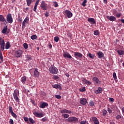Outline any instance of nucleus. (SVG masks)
I'll return each instance as SVG.
<instances>
[{
	"instance_id": "1",
	"label": "nucleus",
	"mask_w": 124,
	"mask_h": 124,
	"mask_svg": "<svg viewBox=\"0 0 124 124\" xmlns=\"http://www.w3.org/2000/svg\"><path fill=\"white\" fill-rule=\"evenodd\" d=\"M13 96L14 99L16 101V102H20V99H19V91L16 90H15L14 93H13Z\"/></svg>"
},
{
	"instance_id": "2",
	"label": "nucleus",
	"mask_w": 124,
	"mask_h": 124,
	"mask_svg": "<svg viewBox=\"0 0 124 124\" xmlns=\"http://www.w3.org/2000/svg\"><path fill=\"white\" fill-rule=\"evenodd\" d=\"M63 13L66 19H67V18H71V17H72V16L73 15V14H72V13H71V12L69 10H65V11H63Z\"/></svg>"
},
{
	"instance_id": "3",
	"label": "nucleus",
	"mask_w": 124,
	"mask_h": 124,
	"mask_svg": "<svg viewBox=\"0 0 124 124\" xmlns=\"http://www.w3.org/2000/svg\"><path fill=\"white\" fill-rule=\"evenodd\" d=\"M49 71L52 74H57V73H58V69L53 65H51L49 68Z\"/></svg>"
},
{
	"instance_id": "4",
	"label": "nucleus",
	"mask_w": 124,
	"mask_h": 124,
	"mask_svg": "<svg viewBox=\"0 0 124 124\" xmlns=\"http://www.w3.org/2000/svg\"><path fill=\"white\" fill-rule=\"evenodd\" d=\"M69 123H78L79 119L75 117H69L66 120Z\"/></svg>"
},
{
	"instance_id": "5",
	"label": "nucleus",
	"mask_w": 124,
	"mask_h": 124,
	"mask_svg": "<svg viewBox=\"0 0 124 124\" xmlns=\"http://www.w3.org/2000/svg\"><path fill=\"white\" fill-rule=\"evenodd\" d=\"M0 46L2 51H3L5 46V43L4 42V40L1 37H0Z\"/></svg>"
},
{
	"instance_id": "6",
	"label": "nucleus",
	"mask_w": 124,
	"mask_h": 124,
	"mask_svg": "<svg viewBox=\"0 0 124 124\" xmlns=\"http://www.w3.org/2000/svg\"><path fill=\"white\" fill-rule=\"evenodd\" d=\"M6 18L7 21L8 23H9L10 24H12V23L13 22V18H12V16H11V14H8Z\"/></svg>"
},
{
	"instance_id": "7",
	"label": "nucleus",
	"mask_w": 124,
	"mask_h": 124,
	"mask_svg": "<svg viewBox=\"0 0 124 124\" xmlns=\"http://www.w3.org/2000/svg\"><path fill=\"white\" fill-rule=\"evenodd\" d=\"M63 56L64 58H65V59H71V61H72V62H74V60H75L74 58H72V57L71 56V55H70V54H69V53H64Z\"/></svg>"
},
{
	"instance_id": "8",
	"label": "nucleus",
	"mask_w": 124,
	"mask_h": 124,
	"mask_svg": "<svg viewBox=\"0 0 124 124\" xmlns=\"http://www.w3.org/2000/svg\"><path fill=\"white\" fill-rule=\"evenodd\" d=\"M40 6L43 10H47V4L45 3V1H42Z\"/></svg>"
},
{
	"instance_id": "9",
	"label": "nucleus",
	"mask_w": 124,
	"mask_h": 124,
	"mask_svg": "<svg viewBox=\"0 0 124 124\" xmlns=\"http://www.w3.org/2000/svg\"><path fill=\"white\" fill-rule=\"evenodd\" d=\"M23 55V51L22 50H18L16 51L15 53V56L16 58H20Z\"/></svg>"
},
{
	"instance_id": "10",
	"label": "nucleus",
	"mask_w": 124,
	"mask_h": 124,
	"mask_svg": "<svg viewBox=\"0 0 124 124\" xmlns=\"http://www.w3.org/2000/svg\"><path fill=\"white\" fill-rule=\"evenodd\" d=\"M74 56L75 58L76 59H77V58L79 59H82V58H83V55L80 52H74Z\"/></svg>"
},
{
	"instance_id": "11",
	"label": "nucleus",
	"mask_w": 124,
	"mask_h": 124,
	"mask_svg": "<svg viewBox=\"0 0 124 124\" xmlns=\"http://www.w3.org/2000/svg\"><path fill=\"white\" fill-rule=\"evenodd\" d=\"M33 115L35 116V117H37V118H42V117H44V114H43L42 113H38V112H34Z\"/></svg>"
},
{
	"instance_id": "12",
	"label": "nucleus",
	"mask_w": 124,
	"mask_h": 124,
	"mask_svg": "<svg viewBox=\"0 0 124 124\" xmlns=\"http://www.w3.org/2000/svg\"><path fill=\"white\" fill-rule=\"evenodd\" d=\"M88 102L87 101V99L85 98H81L80 99V103L82 104V105H86Z\"/></svg>"
},
{
	"instance_id": "13",
	"label": "nucleus",
	"mask_w": 124,
	"mask_h": 124,
	"mask_svg": "<svg viewBox=\"0 0 124 124\" xmlns=\"http://www.w3.org/2000/svg\"><path fill=\"white\" fill-rule=\"evenodd\" d=\"M87 21L91 23L92 24H96V21H95V20L93 18H88L87 19Z\"/></svg>"
},
{
	"instance_id": "14",
	"label": "nucleus",
	"mask_w": 124,
	"mask_h": 124,
	"mask_svg": "<svg viewBox=\"0 0 124 124\" xmlns=\"http://www.w3.org/2000/svg\"><path fill=\"white\" fill-rule=\"evenodd\" d=\"M107 18H108L109 21H111V22H114V21H116L117 20V18H116V17L114 16H107Z\"/></svg>"
},
{
	"instance_id": "15",
	"label": "nucleus",
	"mask_w": 124,
	"mask_h": 124,
	"mask_svg": "<svg viewBox=\"0 0 124 124\" xmlns=\"http://www.w3.org/2000/svg\"><path fill=\"white\" fill-rule=\"evenodd\" d=\"M93 82H95L96 84H97V85H99V84L101 83V81L99 80V79H98V78H96L95 77L93 78Z\"/></svg>"
},
{
	"instance_id": "16",
	"label": "nucleus",
	"mask_w": 124,
	"mask_h": 124,
	"mask_svg": "<svg viewBox=\"0 0 124 124\" xmlns=\"http://www.w3.org/2000/svg\"><path fill=\"white\" fill-rule=\"evenodd\" d=\"M39 72H38V69L35 68L34 71V77H39Z\"/></svg>"
},
{
	"instance_id": "17",
	"label": "nucleus",
	"mask_w": 124,
	"mask_h": 124,
	"mask_svg": "<svg viewBox=\"0 0 124 124\" xmlns=\"http://www.w3.org/2000/svg\"><path fill=\"white\" fill-rule=\"evenodd\" d=\"M92 120L94 124H99V121H98V119H97L96 117H93L92 118Z\"/></svg>"
},
{
	"instance_id": "18",
	"label": "nucleus",
	"mask_w": 124,
	"mask_h": 124,
	"mask_svg": "<svg viewBox=\"0 0 124 124\" xmlns=\"http://www.w3.org/2000/svg\"><path fill=\"white\" fill-rule=\"evenodd\" d=\"M97 55L98 56V59H102L104 56V54L101 51H98L97 53Z\"/></svg>"
},
{
	"instance_id": "19",
	"label": "nucleus",
	"mask_w": 124,
	"mask_h": 124,
	"mask_svg": "<svg viewBox=\"0 0 124 124\" xmlns=\"http://www.w3.org/2000/svg\"><path fill=\"white\" fill-rule=\"evenodd\" d=\"M40 1V0H37L34 5V7L33 8V10L35 12H36V8H37V5L39 4V2Z\"/></svg>"
},
{
	"instance_id": "20",
	"label": "nucleus",
	"mask_w": 124,
	"mask_h": 124,
	"mask_svg": "<svg viewBox=\"0 0 124 124\" xmlns=\"http://www.w3.org/2000/svg\"><path fill=\"white\" fill-rule=\"evenodd\" d=\"M48 107V104H47V103H45V102L42 103L40 105V108H44L45 107Z\"/></svg>"
},
{
	"instance_id": "21",
	"label": "nucleus",
	"mask_w": 124,
	"mask_h": 124,
	"mask_svg": "<svg viewBox=\"0 0 124 124\" xmlns=\"http://www.w3.org/2000/svg\"><path fill=\"white\" fill-rule=\"evenodd\" d=\"M29 23V17H26L22 22L23 27H26V24Z\"/></svg>"
},
{
	"instance_id": "22",
	"label": "nucleus",
	"mask_w": 124,
	"mask_h": 124,
	"mask_svg": "<svg viewBox=\"0 0 124 124\" xmlns=\"http://www.w3.org/2000/svg\"><path fill=\"white\" fill-rule=\"evenodd\" d=\"M102 88H101V87H99L98 88V90H95V91H94V93H102Z\"/></svg>"
},
{
	"instance_id": "23",
	"label": "nucleus",
	"mask_w": 124,
	"mask_h": 124,
	"mask_svg": "<svg viewBox=\"0 0 124 124\" xmlns=\"http://www.w3.org/2000/svg\"><path fill=\"white\" fill-rule=\"evenodd\" d=\"M26 80H27V77H26V76H24L22 77L21 78V81L22 83H23V84H25V83H26Z\"/></svg>"
},
{
	"instance_id": "24",
	"label": "nucleus",
	"mask_w": 124,
	"mask_h": 124,
	"mask_svg": "<svg viewBox=\"0 0 124 124\" xmlns=\"http://www.w3.org/2000/svg\"><path fill=\"white\" fill-rule=\"evenodd\" d=\"M53 88H54L55 89H60V90H62V86L58 85V84H55L52 85Z\"/></svg>"
},
{
	"instance_id": "25",
	"label": "nucleus",
	"mask_w": 124,
	"mask_h": 124,
	"mask_svg": "<svg viewBox=\"0 0 124 124\" xmlns=\"http://www.w3.org/2000/svg\"><path fill=\"white\" fill-rule=\"evenodd\" d=\"M11 47V45H10V43L9 42H7L6 44L5 49H9Z\"/></svg>"
},
{
	"instance_id": "26",
	"label": "nucleus",
	"mask_w": 124,
	"mask_h": 124,
	"mask_svg": "<svg viewBox=\"0 0 124 124\" xmlns=\"http://www.w3.org/2000/svg\"><path fill=\"white\" fill-rule=\"evenodd\" d=\"M116 119H117V120H121V121H124V117L122 116L121 115L116 116Z\"/></svg>"
},
{
	"instance_id": "27",
	"label": "nucleus",
	"mask_w": 124,
	"mask_h": 124,
	"mask_svg": "<svg viewBox=\"0 0 124 124\" xmlns=\"http://www.w3.org/2000/svg\"><path fill=\"white\" fill-rule=\"evenodd\" d=\"M117 53L120 55V56H123V55H124V51L122 50H118L117 51Z\"/></svg>"
},
{
	"instance_id": "28",
	"label": "nucleus",
	"mask_w": 124,
	"mask_h": 124,
	"mask_svg": "<svg viewBox=\"0 0 124 124\" xmlns=\"http://www.w3.org/2000/svg\"><path fill=\"white\" fill-rule=\"evenodd\" d=\"M62 113H67V114H71L72 112L71 111V110H68L67 109H63Z\"/></svg>"
},
{
	"instance_id": "29",
	"label": "nucleus",
	"mask_w": 124,
	"mask_h": 124,
	"mask_svg": "<svg viewBox=\"0 0 124 124\" xmlns=\"http://www.w3.org/2000/svg\"><path fill=\"white\" fill-rule=\"evenodd\" d=\"M0 22H4V21H5V18H4L3 16L0 15Z\"/></svg>"
},
{
	"instance_id": "30",
	"label": "nucleus",
	"mask_w": 124,
	"mask_h": 124,
	"mask_svg": "<svg viewBox=\"0 0 124 124\" xmlns=\"http://www.w3.org/2000/svg\"><path fill=\"white\" fill-rule=\"evenodd\" d=\"M26 2L27 3V5L30 6V5L31 4L32 0H26Z\"/></svg>"
},
{
	"instance_id": "31",
	"label": "nucleus",
	"mask_w": 124,
	"mask_h": 124,
	"mask_svg": "<svg viewBox=\"0 0 124 124\" xmlns=\"http://www.w3.org/2000/svg\"><path fill=\"white\" fill-rule=\"evenodd\" d=\"M29 121L31 123V124H33L34 123H35V121L32 119L31 118H29Z\"/></svg>"
},
{
	"instance_id": "32",
	"label": "nucleus",
	"mask_w": 124,
	"mask_h": 124,
	"mask_svg": "<svg viewBox=\"0 0 124 124\" xmlns=\"http://www.w3.org/2000/svg\"><path fill=\"white\" fill-rule=\"evenodd\" d=\"M88 56L90 59H94V55L92 54L91 53H89Z\"/></svg>"
},
{
	"instance_id": "33",
	"label": "nucleus",
	"mask_w": 124,
	"mask_h": 124,
	"mask_svg": "<svg viewBox=\"0 0 124 124\" xmlns=\"http://www.w3.org/2000/svg\"><path fill=\"white\" fill-rule=\"evenodd\" d=\"M108 114V112H107V110L104 109L103 110V116H106Z\"/></svg>"
},
{
	"instance_id": "34",
	"label": "nucleus",
	"mask_w": 124,
	"mask_h": 124,
	"mask_svg": "<svg viewBox=\"0 0 124 124\" xmlns=\"http://www.w3.org/2000/svg\"><path fill=\"white\" fill-rule=\"evenodd\" d=\"M31 38L32 40H34V39H36V38H37V36H36V35H33L31 36Z\"/></svg>"
},
{
	"instance_id": "35",
	"label": "nucleus",
	"mask_w": 124,
	"mask_h": 124,
	"mask_svg": "<svg viewBox=\"0 0 124 124\" xmlns=\"http://www.w3.org/2000/svg\"><path fill=\"white\" fill-rule=\"evenodd\" d=\"M0 59L1 61V62H3V57H2V53H1V52L0 51Z\"/></svg>"
},
{
	"instance_id": "36",
	"label": "nucleus",
	"mask_w": 124,
	"mask_h": 124,
	"mask_svg": "<svg viewBox=\"0 0 124 124\" xmlns=\"http://www.w3.org/2000/svg\"><path fill=\"white\" fill-rule=\"evenodd\" d=\"M7 31V27H4L3 29L2 30V33H5Z\"/></svg>"
},
{
	"instance_id": "37",
	"label": "nucleus",
	"mask_w": 124,
	"mask_h": 124,
	"mask_svg": "<svg viewBox=\"0 0 124 124\" xmlns=\"http://www.w3.org/2000/svg\"><path fill=\"white\" fill-rule=\"evenodd\" d=\"M13 108H12V107H9V113H13Z\"/></svg>"
},
{
	"instance_id": "38",
	"label": "nucleus",
	"mask_w": 124,
	"mask_h": 124,
	"mask_svg": "<svg viewBox=\"0 0 124 124\" xmlns=\"http://www.w3.org/2000/svg\"><path fill=\"white\" fill-rule=\"evenodd\" d=\"M90 106H94V102L93 101H91V102L89 103Z\"/></svg>"
},
{
	"instance_id": "39",
	"label": "nucleus",
	"mask_w": 124,
	"mask_h": 124,
	"mask_svg": "<svg viewBox=\"0 0 124 124\" xmlns=\"http://www.w3.org/2000/svg\"><path fill=\"white\" fill-rule=\"evenodd\" d=\"M86 3H87V0H84L82 3L81 4V5H82V6L85 7L86 5Z\"/></svg>"
},
{
	"instance_id": "40",
	"label": "nucleus",
	"mask_w": 124,
	"mask_h": 124,
	"mask_svg": "<svg viewBox=\"0 0 124 124\" xmlns=\"http://www.w3.org/2000/svg\"><path fill=\"white\" fill-rule=\"evenodd\" d=\"M113 77L115 80L117 79V74L115 72L113 73Z\"/></svg>"
},
{
	"instance_id": "41",
	"label": "nucleus",
	"mask_w": 124,
	"mask_h": 124,
	"mask_svg": "<svg viewBox=\"0 0 124 124\" xmlns=\"http://www.w3.org/2000/svg\"><path fill=\"white\" fill-rule=\"evenodd\" d=\"M59 40H60V38L59 37L56 36L54 37V41H55V42H59Z\"/></svg>"
},
{
	"instance_id": "42",
	"label": "nucleus",
	"mask_w": 124,
	"mask_h": 124,
	"mask_svg": "<svg viewBox=\"0 0 124 124\" xmlns=\"http://www.w3.org/2000/svg\"><path fill=\"white\" fill-rule=\"evenodd\" d=\"M53 6H54L55 7H58V6H59V4H58V3L56 1H54L53 2Z\"/></svg>"
},
{
	"instance_id": "43",
	"label": "nucleus",
	"mask_w": 124,
	"mask_h": 124,
	"mask_svg": "<svg viewBox=\"0 0 124 124\" xmlns=\"http://www.w3.org/2000/svg\"><path fill=\"white\" fill-rule=\"evenodd\" d=\"M94 35H99V31L97 30L94 31Z\"/></svg>"
},
{
	"instance_id": "44",
	"label": "nucleus",
	"mask_w": 124,
	"mask_h": 124,
	"mask_svg": "<svg viewBox=\"0 0 124 124\" xmlns=\"http://www.w3.org/2000/svg\"><path fill=\"white\" fill-rule=\"evenodd\" d=\"M107 110L109 114H112V109H111V108H108Z\"/></svg>"
},
{
	"instance_id": "45",
	"label": "nucleus",
	"mask_w": 124,
	"mask_h": 124,
	"mask_svg": "<svg viewBox=\"0 0 124 124\" xmlns=\"http://www.w3.org/2000/svg\"><path fill=\"white\" fill-rule=\"evenodd\" d=\"M12 116H13V117H14V118H15V119H16L17 118V115H16L15 114V113H14V112H12L11 113Z\"/></svg>"
},
{
	"instance_id": "46",
	"label": "nucleus",
	"mask_w": 124,
	"mask_h": 124,
	"mask_svg": "<svg viewBox=\"0 0 124 124\" xmlns=\"http://www.w3.org/2000/svg\"><path fill=\"white\" fill-rule=\"evenodd\" d=\"M115 16L116 17H117V18H120V17H121V16H122V13H117L116 14V15H115Z\"/></svg>"
},
{
	"instance_id": "47",
	"label": "nucleus",
	"mask_w": 124,
	"mask_h": 124,
	"mask_svg": "<svg viewBox=\"0 0 124 124\" xmlns=\"http://www.w3.org/2000/svg\"><path fill=\"white\" fill-rule=\"evenodd\" d=\"M64 118V119H67V118H68L69 117V115L67 114H64L63 115Z\"/></svg>"
},
{
	"instance_id": "48",
	"label": "nucleus",
	"mask_w": 124,
	"mask_h": 124,
	"mask_svg": "<svg viewBox=\"0 0 124 124\" xmlns=\"http://www.w3.org/2000/svg\"><path fill=\"white\" fill-rule=\"evenodd\" d=\"M26 61H31V58L29 56H26Z\"/></svg>"
},
{
	"instance_id": "49",
	"label": "nucleus",
	"mask_w": 124,
	"mask_h": 124,
	"mask_svg": "<svg viewBox=\"0 0 124 124\" xmlns=\"http://www.w3.org/2000/svg\"><path fill=\"white\" fill-rule=\"evenodd\" d=\"M55 97L58 99H61V98H62V96H61L60 95H55Z\"/></svg>"
},
{
	"instance_id": "50",
	"label": "nucleus",
	"mask_w": 124,
	"mask_h": 124,
	"mask_svg": "<svg viewBox=\"0 0 124 124\" xmlns=\"http://www.w3.org/2000/svg\"><path fill=\"white\" fill-rule=\"evenodd\" d=\"M52 78H53V79H54V80H58L59 79V77H58V76H54Z\"/></svg>"
},
{
	"instance_id": "51",
	"label": "nucleus",
	"mask_w": 124,
	"mask_h": 124,
	"mask_svg": "<svg viewBox=\"0 0 124 124\" xmlns=\"http://www.w3.org/2000/svg\"><path fill=\"white\" fill-rule=\"evenodd\" d=\"M79 91H80V92H85L86 88L85 87H83L82 88L79 89Z\"/></svg>"
},
{
	"instance_id": "52",
	"label": "nucleus",
	"mask_w": 124,
	"mask_h": 124,
	"mask_svg": "<svg viewBox=\"0 0 124 124\" xmlns=\"http://www.w3.org/2000/svg\"><path fill=\"white\" fill-rule=\"evenodd\" d=\"M47 117H44L41 120V121L42 122H46L47 121Z\"/></svg>"
},
{
	"instance_id": "53",
	"label": "nucleus",
	"mask_w": 124,
	"mask_h": 124,
	"mask_svg": "<svg viewBox=\"0 0 124 124\" xmlns=\"http://www.w3.org/2000/svg\"><path fill=\"white\" fill-rule=\"evenodd\" d=\"M23 46L25 49H28V45L27 44V43H24L23 44Z\"/></svg>"
},
{
	"instance_id": "54",
	"label": "nucleus",
	"mask_w": 124,
	"mask_h": 124,
	"mask_svg": "<svg viewBox=\"0 0 124 124\" xmlns=\"http://www.w3.org/2000/svg\"><path fill=\"white\" fill-rule=\"evenodd\" d=\"M80 124H87V121H83L80 122Z\"/></svg>"
},
{
	"instance_id": "55",
	"label": "nucleus",
	"mask_w": 124,
	"mask_h": 124,
	"mask_svg": "<svg viewBox=\"0 0 124 124\" xmlns=\"http://www.w3.org/2000/svg\"><path fill=\"white\" fill-rule=\"evenodd\" d=\"M86 85H92V82H91L90 81L87 80L86 81Z\"/></svg>"
},
{
	"instance_id": "56",
	"label": "nucleus",
	"mask_w": 124,
	"mask_h": 124,
	"mask_svg": "<svg viewBox=\"0 0 124 124\" xmlns=\"http://www.w3.org/2000/svg\"><path fill=\"white\" fill-rule=\"evenodd\" d=\"M88 80L86 79H82V82H83L84 84H87V81Z\"/></svg>"
},
{
	"instance_id": "57",
	"label": "nucleus",
	"mask_w": 124,
	"mask_h": 124,
	"mask_svg": "<svg viewBox=\"0 0 124 124\" xmlns=\"http://www.w3.org/2000/svg\"><path fill=\"white\" fill-rule=\"evenodd\" d=\"M9 123L10 124H14V122L13 121V120L10 119L9 121Z\"/></svg>"
},
{
	"instance_id": "58",
	"label": "nucleus",
	"mask_w": 124,
	"mask_h": 124,
	"mask_svg": "<svg viewBox=\"0 0 124 124\" xmlns=\"http://www.w3.org/2000/svg\"><path fill=\"white\" fill-rule=\"evenodd\" d=\"M24 120L25 122H29V119L28 118V117H24Z\"/></svg>"
},
{
	"instance_id": "59",
	"label": "nucleus",
	"mask_w": 124,
	"mask_h": 124,
	"mask_svg": "<svg viewBox=\"0 0 124 124\" xmlns=\"http://www.w3.org/2000/svg\"><path fill=\"white\" fill-rule=\"evenodd\" d=\"M118 14V12H117V10H114L113 12V15H117V14Z\"/></svg>"
},
{
	"instance_id": "60",
	"label": "nucleus",
	"mask_w": 124,
	"mask_h": 124,
	"mask_svg": "<svg viewBox=\"0 0 124 124\" xmlns=\"http://www.w3.org/2000/svg\"><path fill=\"white\" fill-rule=\"evenodd\" d=\"M109 100L110 102H114V98H109Z\"/></svg>"
},
{
	"instance_id": "61",
	"label": "nucleus",
	"mask_w": 124,
	"mask_h": 124,
	"mask_svg": "<svg viewBox=\"0 0 124 124\" xmlns=\"http://www.w3.org/2000/svg\"><path fill=\"white\" fill-rule=\"evenodd\" d=\"M45 16L46 17H48L49 16V13L48 12H46L45 13Z\"/></svg>"
},
{
	"instance_id": "62",
	"label": "nucleus",
	"mask_w": 124,
	"mask_h": 124,
	"mask_svg": "<svg viewBox=\"0 0 124 124\" xmlns=\"http://www.w3.org/2000/svg\"><path fill=\"white\" fill-rule=\"evenodd\" d=\"M65 76H66V77H69V74H68V73H66V74H65Z\"/></svg>"
},
{
	"instance_id": "63",
	"label": "nucleus",
	"mask_w": 124,
	"mask_h": 124,
	"mask_svg": "<svg viewBox=\"0 0 124 124\" xmlns=\"http://www.w3.org/2000/svg\"><path fill=\"white\" fill-rule=\"evenodd\" d=\"M104 3H107V0H103Z\"/></svg>"
},
{
	"instance_id": "64",
	"label": "nucleus",
	"mask_w": 124,
	"mask_h": 124,
	"mask_svg": "<svg viewBox=\"0 0 124 124\" xmlns=\"http://www.w3.org/2000/svg\"><path fill=\"white\" fill-rule=\"evenodd\" d=\"M121 22L123 23V24H124V19H121Z\"/></svg>"
}]
</instances>
